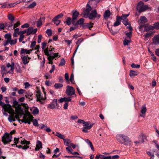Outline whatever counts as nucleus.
I'll return each instance as SVG.
<instances>
[{"label": "nucleus", "mask_w": 159, "mask_h": 159, "mask_svg": "<svg viewBox=\"0 0 159 159\" xmlns=\"http://www.w3.org/2000/svg\"><path fill=\"white\" fill-rule=\"evenodd\" d=\"M8 41H9V43L12 46L15 44L16 43L17 39L16 38H15L14 39H12L11 38Z\"/></svg>", "instance_id": "b1692460"}, {"label": "nucleus", "mask_w": 159, "mask_h": 159, "mask_svg": "<svg viewBox=\"0 0 159 159\" xmlns=\"http://www.w3.org/2000/svg\"><path fill=\"white\" fill-rule=\"evenodd\" d=\"M63 141L64 144L65 145L67 146L68 147L69 146V145H70V144L71 143V141L69 139H64Z\"/></svg>", "instance_id": "c85d7f7f"}, {"label": "nucleus", "mask_w": 159, "mask_h": 159, "mask_svg": "<svg viewBox=\"0 0 159 159\" xmlns=\"http://www.w3.org/2000/svg\"><path fill=\"white\" fill-rule=\"evenodd\" d=\"M63 16V14L62 13L54 17V20L55 19H58L60 18H61Z\"/></svg>", "instance_id": "5fc2aeb1"}, {"label": "nucleus", "mask_w": 159, "mask_h": 159, "mask_svg": "<svg viewBox=\"0 0 159 159\" xmlns=\"http://www.w3.org/2000/svg\"><path fill=\"white\" fill-rule=\"evenodd\" d=\"M46 33L49 36H50L52 34V30L51 29H48L46 31Z\"/></svg>", "instance_id": "864d4df0"}, {"label": "nucleus", "mask_w": 159, "mask_h": 159, "mask_svg": "<svg viewBox=\"0 0 159 159\" xmlns=\"http://www.w3.org/2000/svg\"><path fill=\"white\" fill-rule=\"evenodd\" d=\"M120 24V21L116 20L114 24V26H117L119 25Z\"/></svg>", "instance_id": "69168bd1"}, {"label": "nucleus", "mask_w": 159, "mask_h": 159, "mask_svg": "<svg viewBox=\"0 0 159 159\" xmlns=\"http://www.w3.org/2000/svg\"><path fill=\"white\" fill-rule=\"evenodd\" d=\"M12 136L7 133H6L4 134L2 138V141L4 144H6L9 143L11 141Z\"/></svg>", "instance_id": "f03ea898"}, {"label": "nucleus", "mask_w": 159, "mask_h": 159, "mask_svg": "<svg viewBox=\"0 0 159 159\" xmlns=\"http://www.w3.org/2000/svg\"><path fill=\"white\" fill-rule=\"evenodd\" d=\"M33 27H29L27 30V35H30V34H33Z\"/></svg>", "instance_id": "7c9ffc66"}, {"label": "nucleus", "mask_w": 159, "mask_h": 159, "mask_svg": "<svg viewBox=\"0 0 159 159\" xmlns=\"http://www.w3.org/2000/svg\"><path fill=\"white\" fill-rule=\"evenodd\" d=\"M65 61L64 58H62L61 59L60 63L59 65V66H63L65 64Z\"/></svg>", "instance_id": "58836bf2"}, {"label": "nucleus", "mask_w": 159, "mask_h": 159, "mask_svg": "<svg viewBox=\"0 0 159 159\" xmlns=\"http://www.w3.org/2000/svg\"><path fill=\"white\" fill-rule=\"evenodd\" d=\"M42 38V36L41 35H39L38 36V43H40L41 42V39Z\"/></svg>", "instance_id": "0e129e2a"}, {"label": "nucleus", "mask_w": 159, "mask_h": 159, "mask_svg": "<svg viewBox=\"0 0 159 159\" xmlns=\"http://www.w3.org/2000/svg\"><path fill=\"white\" fill-rule=\"evenodd\" d=\"M93 126V124H89V122H86L85 123L84 125H83L84 126L82 130L83 132L87 133L88 132V129H90Z\"/></svg>", "instance_id": "6e6552de"}, {"label": "nucleus", "mask_w": 159, "mask_h": 159, "mask_svg": "<svg viewBox=\"0 0 159 159\" xmlns=\"http://www.w3.org/2000/svg\"><path fill=\"white\" fill-rule=\"evenodd\" d=\"M21 144H26V145H29L30 144V142L25 140H22L21 141Z\"/></svg>", "instance_id": "a18cd8bd"}, {"label": "nucleus", "mask_w": 159, "mask_h": 159, "mask_svg": "<svg viewBox=\"0 0 159 159\" xmlns=\"http://www.w3.org/2000/svg\"><path fill=\"white\" fill-rule=\"evenodd\" d=\"M147 111V109L145 105H144L141 108V112L142 114V115H140V116L143 117H145V114L146 113Z\"/></svg>", "instance_id": "9b49d317"}, {"label": "nucleus", "mask_w": 159, "mask_h": 159, "mask_svg": "<svg viewBox=\"0 0 159 159\" xmlns=\"http://www.w3.org/2000/svg\"><path fill=\"white\" fill-rule=\"evenodd\" d=\"M48 108L51 109H54L56 108L55 105L53 103L48 104Z\"/></svg>", "instance_id": "a19ab883"}, {"label": "nucleus", "mask_w": 159, "mask_h": 159, "mask_svg": "<svg viewBox=\"0 0 159 159\" xmlns=\"http://www.w3.org/2000/svg\"><path fill=\"white\" fill-rule=\"evenodd\" d=\"M116 139L119 142L126 146L130 145L131 141L127 136L123 134H118L116 136Z\"/></svg>", "instance_id": "f257e3e1"}, {"label": "nucleus", "mask_w": 159, "mask_h": 159, "mask_svg": "<svg viewBox=\"0 0 159 159\" xmlns=\"http://www.w3.org/2000/svg\"><path fill=\"white\" fill-rule=\"evenodd\" d=\"M19 138H15L14 139V143H15V144H11V145L12 146L13 145H15L16 144L18 143L19 141Z\"/></svg>", "instance_id": "8fccbe9b"}, {"label": "nucleus", "mask_w": 159, "mask_h": 159, "mask_svg": "<svg viewBox=\"0 0 159 159\" xmlns=\"http://www.w3.org/2000/svg\"><path fill=\"white\" fill-rule=\"evenodd\" d=\"M132 33V31H130L129 32L127 33L126 34V35L127 37V38L130 39Z\"/></svg>", "instance_id": "09e8293b"}, {"label": "nucleus", "mask_w": 159, "mask_h": 159, "mask_svg": "<svg viewBox=\"0 0 159 159\" xmlns=\"http://www.w3.org/2000/svg\"><path fill=\"white\" fill-rule=\"evenodd\" d=\"M33 118V117L32 116L28 114L24 116L23 119L21 121L22 122L25 123H28L30 125V121L32 120Z\"/></svg>", "instance_id": "423d86ee"}, {"label": "nucleus", "mask_w": 159, "mask_h": 159, "mask_svg": "<svg viewBox=\"0 0 159 159\" xmlns=\"http://www.w3.org/2000/svg\"><path fill=\"white\" fill-rule=\"evenodd\" d=\"M154 28H156V29H159V23H157L155 24L154 25Z\"/></svg>", "instance_id": "680f3d73"}, {"label": "nucleus", "mask_w": 159, "mask_h": 159, "mask_svg": "<svg viewBox=\"0 0 159 159\" xmlns=\"http://www.w3.org/2000/svg\"><path fill=\"white\" fill-rule=\"evenodd\" d=\"M39 111V109L37 108H35L33 110L32 113L34 115H36L38 114Z\"/></svg>", "instance_id": "c03bdc74"}, {"label": "nucleus", "mask_w": 159, "mask_h": 159, "mask_svg": "<svg viewBox=\"0 0 159 159\" xmlns=\"http://www.w3.org/2000/svg\"><path fill=\"white\" fill-rule=\"evenodd\" d=\"M29 25L27 23H25L21 26V28H27L29 27Z\"/></svg>", "instance_id": "13d9d810"}, {"label": "nucleus", "mask_w": 159, "mask_h": 159, "mask_svg": "<svg viewBox=\"0 0 159 159\" xmlns=\"http://www.w3.org/2000/svg\"><path fill=\"white\" fill-rule=\"evenodd\" d=\"M129 14L127 15H123L121 17V20H124L127 19V17L129 16Z\"/></svg>", "instance_id": "37998d69"}, {"label": "nucleus", "mask_w": 159, "mask_h": 159, "mask_svg": "<svg viewBox=\"0 0 159 159\" xmlns=\"http://www.w3.org/2000/svg\"><path fill=\"white\" fill-rule=\"evenodd\" d=\"M15 68L17 72L20 73L22 72V71L21 70L20 67L18 64L16 65Z\"/></svg>", "instance_id": "c756f323"}, {"label": "nucleus", "mask_w": 159, "mask_h": 159, "mask_svg": "<svg viewBox=\"0 0 159 159\" xmlns=\"http://www.w3.org/2000/svg\"><path fill=\"white\" fill-rule=\"evenodd\" d=\"M131 66L133 68H139L140 67L139 65H136L134 63H132L131 65Z\"/></svg>", "instance_id": "de8ad7c7"}, {"label": "nucleus", "mask_w": 159, "mask_h": 159, "mask_svg": "<svg viewBox=\"0 0 159 159\" xmlns=\"http://www.w3.org/2000/svg\"><path fill=\"white\" fill-rule=\"evenodd\" d=\"M47 56L48 59L49 61L48 63L51 64H52L53 63L52 61L53 59L56 60L57 59V58H56L57 57H60V56L59 55L58 53H55L54 52L52 53L50 55Z\"/></svg>", "instance_id": "20e7f679"}, {"label": "nucleus", "mask_w": 159, "mask_h": 159, "mask_svg": "<svg viewBox=\"0 0 159 159\" xmlns=\"http://www.w3.org/2000/svg\"><path fill=\"white\" fill-rule=\"evenodd\" d=\"M8 120L11 123L12 122L15 121L16 120L14 116V114L11 116L9 115L8 117Z\"/></svg>", "instance_id": "a878e982"}, {"label": "nucleus", "mask_w": 159, "mask_h": 159, "mask_svg": "<svg viewBox=\"0 0 159 159\" xmlns=\"http://www.w3.org/2000/svg\"><path fill=\"white\" fill-rule=\"evenodd\" d=\"M140 23H144L147 22V19L145 16H141L140 18Z\"/></svg>", "instance_id": "cd10ccee"}, {"label": "nucleus", "mask_w": 159, "mask_h": 159, "mask_svg": "<svg viewBox=\"0 0 159 159\" xmlns=\"http://www.w3.org/2000/svg\"><path fill=\"white\" fill-rule=\"evenodd\" d=\"M148 9V6L147 5H144V3L141 1L138 3L137 6V9L140 12H143Z\"/></svg>", "instance_id": "7ed1b4c3"}, {"label": "nucleus", "mask_w": 159, "mask_h": 159, "mask_svg": "<svg viewBox=\"0 0 159 159\" xmlns=\"http://www.w3.org/2000/svg\"><path fill=\"white\" fill-rule=\"evenodd\" d=\"M123 23L126 26L127 25H128L129 24V23L128 21V20L127 19L123 20L122 21Z\"/></svg>", "instance_id": "4d7b16f0"}, {"label": "nucleus", "mask_w": 159, "mask_h": 159, "mask_svg": "<svg viewBox=\"0 0 159 159\" xmlns=\"http://www.w3.org/2000/svg\"><path fill=\"white\" fill-rule=\"evenodd\" d=\"M45 18L44 17H41L37 21V26L38 27L42 25L43 22L44 21Z\"/></svg>", "instance_id": "2eb2a0df"}, {"label": "nucleus", "mask_w": 159, "mask_h": 159, "mask_svg": "<svg viewBox=\"0 0 159 159\" xmlns=\"http://www.w3.org/2000/svg\"><path fill=\"white\" fill-rule=\"evenodd\" d=\"M79 15V13L76 11L73 13L72 17V23L73 24H75V22H76Z\"/></svg>", "instance_id": "1a4fd4ad"}, {"label": "nucleus", "mask_w": 159, "mask_h": 159, "mask_svg": "<svg viewBox=\"0 0 159 159\" xmlns=\"http://www.w3.org/2000/svg\"><path fill=\"white\" fill-rule=\"evenodd\" d=\"M65 78L67 81H69V76L68 73H66L65 75Z\"/></svg>", "instance_id": "338daca9"}, {"label": "nucleus", "mask_w": 159, "mask_h": 159, "mask_svg": "<svg viewBox=\"0 0 159 159\" xmlns=\"http://www.w3.org/2000/svg\"><path fill=\"white\" fill-rule=\"evenodd\" d=\"M66 149L68 153L72 154L73 152V150L70 146H69L68 147H66Z\"/></svg>", "instance_id": "4c0bfd02"}, {"label": "nucleus", "mask_w": 159, "mask_h": 159, "mask_svg": "<svg viewBox=\"0 0 159 159\" xmlns=\"http://www.w3.org/2000/svg\"><path fill=\"white\" fill-rule=\"evenodd\" d=\"M131 41L130 39L129 38H125L123 41V44L125 46L128 45L130 42Z\"/></svg>", "instance_id": "393cba45"}, {"label": "nucleus", "mask_w": 159, "mask_h": 159, "mask_svg": "<svg viewBox=\"0 0 159 159\" xmlns=\"http://www.w3.org/2000/svg\"><path fill=\"white\" fill-rule=\"evenodd\" d=\"M4 38L7 39V40H9L11 38V35L10 34L7 33L4 35Z\"/></svg>", "instance_id": "f704fd0d"}, {"label": "nucleus", "mask_w": 159, "mask_h": 159, "mask_svg": "<svg viewBox=\"0 0 159 159\" xmlns=\"http://www.w3.org/2000/svg\"><path fill=\"white\" fill-rule=\"evenodd\" d=\"M64 102H70L71 99V97L64 98Z\"/></svg>", "instance_id": "6e6d98bb"}, {"label": "nucleus", "mask_w": 159, "mask_h": 159, "mask_svg": "<svg viewBox=\"0 0 159 159\" xmlns=\"http://www.w3.org/2000/svg\"><path fill=\"white\" fill-rule=\"evenodd\" d=\"M32 51V50H28L26 49H24V48H21L20 53V54H29L30 52Z\"/></svg>", "instance_id": "f3484780"}, {"label": "nucleus", "mask_w": 159, "mask_h": 159, "mask_svg": "<svg viewBox=\"0 0 159 159\" xmlns=\"http://www.w3.org/2000/svg\"><path fill=\"white\" fill-rule=\"evenodd\" d=\"M66 93L68 95L71 96L75 94V91L74 88L70 86H67L66 91Z\"/></svg>", "instance_id": "0eeeda50"}, {"label": "nucleus", "mask_w": 159, "mask_h": 159, "mask_svg": "<svg viewBox=\"0 0 159 159\" xmlns=\"http://www.w3.org/2000/svg\"><path fill=\"white\" fill-rule=\"evenodd\" d=\"M152 34V33H146V34H145V39H146V38L150 37Z\"/></svg>", "instance_id": "bf43d9fd"}, {"label": "nucleus", "mask_w": 159, "mask_h": 159, "mask_svg": "<svg viewBox=\"0 0 159 159\" xmlns=\"http://www.w3.org/2000/svg\"><path fill=\"white\" fill-rule=\"evenodd\" d=\"M36 96L37 97V99L38 101H39L41 102L42 100H44V99L43 98L40 93L37 92L36 94Z\"/></svg>", "instance_id": "ddd939ff"}, {"label": "nucleus", "mask_w": 159, "mask_h": 159, "mask_svg": "<svg viewBox=\"0 0 159 159\" xmlns=\"http://www.w3.org/2000/svg\"><path fill=\"white\" fill-rule=\"evenodd\" d=\"M85 141L90 146L91 149L93 151L94 148L93 146V145L92 143L90 142V141L88 139H86L85 140Z\"/></svg>", "instance_id": "bb28decb"}, {"label": "nucleus", "mask_w": 159, "mask_h": 159, "mask_svg": "<svg viewBox=\"0 0 159 159\" xmlns=\"http://www.w3.org/2000/svg\"><path fill=\"white\" fill-rule=\"evenodd\" d=\"M55 135L57 136V137H58V138L61 139H63V140H64V139H65L64 136L63 135L61 134L59 132H56V134H55Z\"/></svg>", "instance_id": "2f4dec72"}, {"label": "nucleus", "mask_w": 159, "mask_h": 159, "mask_svg": "<svg viewBox=\"0 0 159 159\" xmlns=\"http://www.w3.org/2000/svg\"><path fill=\"white\" fill-rule=\"evenodd\" d=\"M91 10L92 8L88 4H87L86 6V9L84 11V13H89Z\"/></svg>", "instance_id": "4be33fe9"}, {"label": "nucleus", "mask_w": 159, "mask_h": 159, "mask_svg": "<svg viewBox=\"0 0 159 159\" xmlns=\"http://www.w3.org/2000/svg\"><path fill=\"white\" fill-rule=\"evenodd\" d=\"M154 29V27L153 26L151 25H149L145 27L144 29V31H149L150 30H152Z\"/></svg>", "instance_id": "5701e85b"}, {"label": "nucleus", "mask_w": 159, "mask_h": 159, "mask_svg": "<svg viewBox=\"0 0 159 159\" xmlns=\"http://www.w3.org/2000/svg\"><path fill=\"white\" fill-rule=\"evenodd\" d=\"M71 21L72 22V20H71V19L70 17H68L66 21V23L67 25H70Z\"/></svg>", "instance_id": "c9c22d12"}, {"label": "nucleus", "mask_w": 159, "mask_h": 159, "mask_svg": "<svg viewBox=\"0 0 159 159\" xmlns=\"http://www.w3.org/2000/svg\"><path fill=\"white\" fill-rule=\"evenodd\" d=\"M111 15V12L109 10H107L105 11L104 17L105 19H107Z\"/></svg>", "instance_id": "6ab92c4d"}, {"label": "nucleus", "mask_w": 159, "mask_h": 159, "mask_svg": "<svg viewBox=\"0 0 159 159\" xmlns=\"http://www.w3.org/2000/svg\"><path fill=\"white\" fill-rule=\"evenodd\" d=\"M21 57L22 59L23 62L24 64H26L29 63V61H27V58L26 56H23L22 55Z\"/></svg>", "instance_id": "aec40b11"}, {"label": "nucleus", "mask_w": 159, "mask_h": 159, "mask_svg": "<svg viewBox=\"0 0 159 159\" xmlns=\"http://www.w3.org/2000/svg\"><path fill=\"white\" fill-rule=\"evenodd\" d=\"M84 19L83 18L80 19L77 21V23L75 22V24H73L74 25L76 26L78 25H83L84 23Z\"/></svg>", "instance_id": "412c9836"}, {"label": "nucleus", "mask_w": 159, "mask_h": 159, "mask_svg": "<svg viewBox=\"0 0 159 159\" xmlns=\"http://www.w3.org/2000/svg\"><path fill=\"white\" fill-rule=\"evenodd\" d=\"M138 75V73L137 72L133 70L130 71L129 73V75L131 77L137 75Z\"/></svg>", "instance_id": "473e14b6"}, {"label": "nucleus", "mask_w": 159, "mask_h": 159, "mask_svg": "<svg viewBox=\"0 0 159 159\" xmlns=\"http://www.w3.org/2000/svg\"><path fill=\"white\" fill-rule=\"evenodd\" d=\"M97 17V12L96 10H93L91 13H89V18L90 19H93Z\"/></svg>", "instance_id": "9d476101"}, {"label": "nucleus", "mask_w": 159, "mask_h": 159, "mask_svg": "<svg viewBox=\"0 0 159 159\" xmlns=\"http://www.w3.org/2000/svg\"><path fill=\"white\" fill-rule=\"evenodd\" d=\"M42 143L41 142L39 141H38L35 150L36 151H37L40 149L41 148H42Z\"/></svg>", "instance_id": "dca6fc26"}, {"label": "nucleus", "mask_w": 159, "mask_h": 159, "mask_svg": "<svg viewBox=\"0 0 159 159\" xmlns=\"http://www.w3.org/2000/svg\"><path fill=\"white\" fill-rule=\"evenodd\" d=\"M25 85V89H26L29 87L30 85L28 82H25L24 84Z\"/></svg>", "instance_id": "052dcab7"}, {"label": "nucleus", "mask_w": 159, "mask_h": 159, "mask_svg": "<svg viewBox=\"0 0 159 159\" xmlns=\"http://www.w3.org/2000/svg\"><path fill=\"white\" fill-rule=\"evenodd\" d=\"M20 25V23L19 22H16V23L14 24L13 25V29H14L15 28L18 26Z\"/></svg>", "instance_id": "774afa93"}, {"label": "nucleus", "mask_w": 159, "mask_h": 159, "mask_svg": "<svg viewBox=\"0 0 159 159\" xmlns=\"http://www.w3.org/2000/svg\"><path fill=\"white\" fill-rule=\"evenodd\" d=\"M0 105L2 106L3 108L6 111L8 110V109L7 108V106L11 107V105L9 104H5L2 102V100H0Z\"/></svg>", "instance_id": "a211bd4d"}, {"label": "nucleus", "mask_w": 159, "mask_h": 159, "mask_svg": "<svg viewBox=\"0 0 159 159\" xmlns=\"http://www.w3.org/2000/svg\"><path fill=\"white\" fill-rule=\"evenodd\" d=\"M24 37L25 36L23 34H20V37L19 39V42H21L22 41Z\"/></svg>", "instance_id": "e2e57ef3"}, {"label": "nucleus", "mask_w": 159, "mask_h": 159, "mask_svg": "<svg viewBox=\"0 0 159 159\" xmlns=\"http://www.w3.org/2000/svg\"><path fill=\"white\" fill-rule=\"evenodd\" d=\"M153 43L156 45L159 44V35L155 36L154 37Z\"/></svg>", "instance_id": "4468645a"}, {"label": "nucleus", "mask_w": 159, "mask_h": 159, "mask_svg": "<svg viewBox=\"0 0 159 159\" xmlns=\"http://www.w3.org/2000/svg\"><path fill=\"white\" fill-rule=\"evenodd\" d=\"M36 4L35 2H33L32 3L29 5L28 6V7L29 8H33L36 5Z\"/></svg>", "instance_id": "49530a36"}, {"label": "nucleus", "mask_w": 159, "mask_h": 159, "mask_svg": "<svg viewBox=\"0 0 159 159\" xmlns=\"http://www.w3.org/2000/svg\"><path fill=\"white\" fill-rule=\"evenodd\" d=\"M56 89H58L61 88L63 86V84H61L57 83L55 84L54 85Z\"/></svg>", "instance_id": "ea45409f"}, {"label": "nucleus", "mask_w": 159, "mask_h": 159, "mask_svg": "<svg viewBox=\"0 0 159 159\" xmlns=\"http://www.w3.org/2000/svg\"><path fill=\"white\" fill-rule=\"evenodd\" d=\"M14 64L13 62L11 63V64L10 63H8L7 64L6 66L4 68V70L7 73H11L10 71L12 73H13L14 69Z\"/></svg>", "instance_id": "39448f33"}, {"label": "nucleus", "mask_w": 159, "mask_h": 159, "mask_svg": "<svg viewBox=\"0 0 159 159\" xmlns=\"http://www.w3.org/2000/svg\"><path fill=\"white\" fill-rule=\"evenodd\" d=\"M54 49V48H52L51 50H48V47L46 48L45 49H44V52L45 53V54L47 56H48L50 55L52 53H53V52H50L52 51V50Z\"/></svg>", "instance_id": "f8f14e48"}, {"label": "nucleus", "mask_w": 159, "mask_h": 159, "mask_svg": "<svg viewBox=\"0 0 159 159\" xmlns=\"http://www.w3.org/2000/svg\"><path fill=\"white\" fill-rule=\"evenodd\" d=\"M33 124L34 125L36 126H39L38 121L36 119H34L33 121Z\"/></svg>", "instance_id": "3c124183"}, {"label": "nucleus", "mask_w": 159, "mask_h": 159, "mask_svg": "<svg viewBox=\"0 0 159 159\" xmlns=\"http://www.w3.org/2000/svg\"><path fill=\"white\" fill-rule=\"evenodd\" d=\"M47 43L45 42L42 43V48L43 50H44L45 49V48L47 46Z\"/></svg>", "instance_id": "603ef678"}, {"label": "nucleus", "mask_w": 159, "mask_h": 159, "mask_svg": "<svg viewBox=\"0 0 159 159\" xmlns=\"http://www.w3.org/2000/svg\"><path fill=\"white\" fill-rule=\"evenodd\" d=\"M83 27L84 28H89L90 29L93 27V25L89 23H86L85 25H83Z\"/></svg>", "instance_id": "e433bc0d"}, {"label": "nucleus", "mask_w": 159, "mask_h": 159, "mask_svg": "<svg viewBox=\"0 0 159 159\" xmlns=\"http://www.w3.org/2000/svg\"><path fill=\"white\" fill-rule=\"evenodd\" d=\"M52 21L54 22L55 24L56 25H58L60 22V21L58 19L54 20V18L52 19Z\"/></svg>", "instance_id": "79ce46f5"}, {"label": "nucleus", "mask_w": 159, "mask_h": 159, "mask_svg": "<svg viewBox=\"0 0 159 159\" xmlns=\"http://www.w3.org/2000/svg\"><path fill=\"white\" fill-rule=\"evenodd\" d=\"M139 139H140L141 140V142L143 143L147 141V139H146V137L143 135H142L139 137Z\"/></svg>", "instance_id": "72a5a7b5"}]
</instances>
